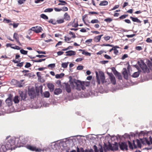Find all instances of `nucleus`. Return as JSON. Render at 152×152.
<instances>
[{
  "mask_svg": "<svg viewBox=\"0 0 152 152\" xmlns=\"http://www.w3.org/2000/svg\"><path fill=\"white\" fill-rule=\"evenodd\" d=\"M107 146L109 150H112V145L110 143H109Z\"/></svg>",
  "mask_w": 152,
  "mask_h": 152,
  "instance_id": "obj_48",
  "label": "nucleus"
},
{
  "mask_svg": "<svg viewBox=\"0 0 152 152\" xmlns=\"http://www.w3.org/2000/svg\"><path fill=\"white\" fill-rule=\"evenodd\" d=\"M147 64H148V66L150 68H151L152 66V63L151 61L149 60H148L147 62Z\"/></svg>",
  "mask_w": 152,
  "mask_h": 152,
  "instance_id": "obj_43",
  "label": "nucleus"
},
{
  "mask_svg": "<svg viewBox=\"0 0 152 152\" xmlns=\"http://www.w3.org/2000/svg\"><path fill=\"white\" fill-rule=\"evenodd\" d=\"M103 36L102 34L98 35L95 37L94 39V41L96 42H99L101 39V37Z\"/></svg>",
  "mask_w": 152,
  "mask_h": 152,
  "instance_id": "obj_16",
  "label": "nucleus"
},
{
  "mask_svg": "<svg viewBox=\"0 0 152 152\" xmlns=\"http://www.w3.org/2000/svg\"><path fill=\"white\" fill-rule=\"evenodd\" d=\"M6 103L8 105H10L12 104L11 99L10 98H7L5 101Z\"/></svg>",
  "mask_w": 152,
  "mask_h": 152,
  "instance_id": "obj_22",
  "label": "nucleus"
},
{
  "mask_svg": "<svg viewBox=\"0 0 152 152\" xmlns=\"http://www.w3.org/2000/svg\"><path fill=\"white\" fill-rule=\"evenodd\" d=\"M69 34L72 35V37L71 38H75V37H76V36L75 35V34L74 33H73L71 31H69Z\"/></svg>",
  "mask_w": 152,
  "mask_h": 152,
  "instance_id": "obj_42",
  "label": "nucleus"
},
{
  "mask_svg": "<svg viewBox=\"0 0 152 152\" xmlns=\"http://www.w3.org/2000/svg\"><path fill=\"white\" fill-rule=\"evenodd\" d=\"M71 38H69L68 37H64V40L65 41H69L71 39Z\"/></svg>",
  "mask_w": 152,
  "mask_h": 152,
  "instance_id": "obj_60",
  "label": "nucleus"
},
{
  "mask_svg": "<svg viewBox=\"0 0 152 152\" xmlns=\"http://www.w3.org/2000/svg\"><path fill=\"white\" fill-rule=\"evenodd\" d=\"M77 152H84V151L83 148H79L78 147L77 148Z\"/></svg>",
  "mask_w": 152,
  "mask_h": 152,
  "instance_id": "obj_36",
  "label": "nucleus"
},
{
  "mask_svg": "<svg viewBox=\"0 0 152 152\" xmlns=\"http://www.w3.org/2000/svg\"><path fill=\"white\" fill-rule=\"evenodd\" d=\"M69 62L63 63L61 64L62 67L66 68L67 67L69 64Z\"/></svg>",
  "mask_w": 152,
  "mask_h": 152,
  "instance_id": "obj_27",
  "label": "nucleus"
},
{
  "mask_svg": "<svg viewBox=\"0 0 152 152\" xmlns=\"http://www.w3.org/2000/svg\"><path fill=\"white\" fill-rule=\"evenodd\" d=\"M104 39L105 40L107 41L110 39V37L109 36H106L105 37H104Z\"/></svg>",
  "mask_w": 152,
  "mask_h": 152,
  "instance_id": "obj_64",
  "label": "nucleus"
},
{
  "mask_svg": "<svg viewBox=\"0 0 152 152\" xmlns=\"http://www.w3.org/2000/svg\"><path fill=\"white\" fill-rule=\"evenodd\" d=\"M48 22L50 23H51L53 25H55L56 23V22H53L52 19H51L48 21Z\"/></svg>",
  "mask_w": 152,
  "mask_h": 152,
  "instance_id": "obj_52",
  "label": "nucleus"
},
{
  "mask_svg": "<svg viewBox=\"0 0 152 152\" xmlns=\"http://www.w3.org/2000/svg\"><path fill=\"white\" fill-rule=\"evenodd\" d=\"M99 22V21L97 19L93 20L91 21V23H98Z\"/></svg>",
  "mask_w": 152,
  "mask_h": 152,
  "instance_id": "obj_41",
  "label": "nucleus"
},
{
  "mask_svg": "<svg viewBox=\"0 0 152 152\" xmlns=\"http://www.w3.org/2000/svg\"><path fill=\"white\" fill-rule=\"evenodd\" d=\"M66 56H74L76 54V52L75 51L73 50H69L66 51Z\"/></svg>",
  "mask_w": 152,
  "mask_h": 152,
  "instance_id": "obj_13",
  "label": "nucleus"
},
{
  "mask_svg": "<svg viewBox=\"0 0 152 152\" xmlns=\"http://www.w3.org/2000/svg\"><path fill=\"white\" fill-rule=\"evenodd\" d=\"M66 91L68 92L69 93L70 92L71 90L69 86H66Z\"/></svg>",
  "mask_w": 152,
  "mask_h": 152,
  "instance_id": "obj_37",
  "label": "nucleus"
},
{
  "mask_svg": "<svg viewBox=\"0 0 152 152\" xmlns=\"http://www.w3.org/2000/svg\"><path fill=\"white\" fill-rule=\"evenodd\" d=\"M13 38L16 40L17 42L18 43L19 45H20L21 44L20 42L19 41V38L17 33H15L14 34Z\"/></svg>",
  "mask_w": 152,
  "mask_h": 152,
  "instance_id": "obj_15",
  "label": "nucleus"
},
{
  "mask_svg": "<svg viewBox=\"0 0 152 152\" xmlns=\"http://www.w3.org/2000/svg\"><path fill=\"white\" fill-rule=\"evenodd\" d=\"M19 97L18 96H15L13 99V101L15 103H18L19 102Z\"/></svg>",
  "mask_w": 152,
  "mask_h": 152,
  "instance_id": "obj_20",
  "label": "nucleus"
},
{
  "mask_svg": "<svg viewBox=\"0 0 152 152\" xmlns=\"http://www.w3.org/2000/svg\"><path fill=\"white\" fill-rule=\"evenodd\" d=\"M31 66V64L29 63H26L25 67L26 68H28L30 67Z\"/></svg>",
  "mask_w": 152,
  "mask_h": 152,
  "instance_id": "obj_51",
  "label": "nucleus"
},
{
  "mask_svg": "<svg viewBox=\"0 0 152 152\" xmlns=\"http://www.w3.org/2000/svg\"><path fill=\"white\" fill-rule=\"evenodd\" d=\"M97 81L98 84L100 83V80L102 83L103 84L105 81V77L103 72L101 71H99V73L96 72Z\"/></svg>",
  "mask_w": 152,
  "mask_h": 152,
  "instance_id": "obj_3",
  "label": "nucleus"
},
{
  "mask_svg": "<svg viewBox=\"0 0 152 152\" xmlns=\"http://www.w3.org/2000/svg\"><path fill=\"white\" fill-rule=\"evenodd\" d=\"M149 138H150V141H148L146 138L144 139H141L140 140L142 144H147L149 145L151 144H152V139L151 136L149 137Z\"/></svg>",
  "mask_w": 152,
  "mask_h": 152,
  "instance_id": "obj_8",
  "label": "nucleus"
},
{
  "mask_svg": "<svg viewBox=\"0 0 152 152\" xmlns=\"http://www.w3.org/2000/svg\"><path fill=\"white\" fill-rule=\"evenodd\" d=\"M64 19L63 18H61L58 19L56 20L57 23L58 24H61L63 23L64 22Z\"/></svg>",
  "mask_w": 152,
  "mask_h": 152,
  "instance_id": "obj_25",
  "label": "nucleus"
},
{
  "mask_svg": "<svg viewBox=\"0 0 152 152\" xmlns=\"http://www.w3.org/2000/svg\"><path fill=\"white\" fill-rule=\"evenodd\" d=\"M15 142H17L18 144L22 143L25 144L27 142L26 140L23 137H20V138H10L4 145L0 144V152H6L7 150H11L15 149Z\"/></svg>",
  "mask_w": 152,
  "mask_h": 152,
  "instance_id": "obj_1",
  "label": "nucleus"
},
{
  "mask_svg": "<svg viewBox=\"0 0 152 152\" xmlns=\"http://www.w3.org/2000/svg\"><path fill=\"white\" fill-rule=\"evenodd\" d=\"M20 53L23 55H26L27 53V51L24 50L23 49H21L20 50Z\"/></svg>",
  "mask_w": 152,
  "mask_h": 152,
  "instance_id": "obj_34",
  "label": "nucleus"
},
{
  "mask_svg": "<svg viewBox=\"0 0 152 152\" xmlns=\"http://www.w3.org/2000/svg\"><path fill=\"white\" fill-rule=\"evenodd\" d=\"M130 18L134 22H136L137 23H140V21L137 18H133L132 16L130 17Z\"/></svg>",
  "mask_w": 152,
  "mask_h": 152,
  "instance_id": "obj_19",
  "label": "nucleus"
},
{
  "mask_svg": "<svg viewBox=\"0 0 152 152\" xmlns=\"http://www.w3.org/2000/svg\"><path fill=\"white\" fill-rule=\"evenodd\" d=\"M83 66H78L77 68V69L78 70H81L83 69Z\"/></svg>",
  "mask_w": 152,
  "mask_h": 152,
  "instance_id": "obj_49",
  "label": "nucleus"
},
{
  "mask_svg": "<svg viewBox=\"0 0 152 152\" xmlns=\"http://www.w3.org/2000/svg\"><path fill=\"white\" fill-rule=\"evenodd\" d=\"M53 11V9L52 8H49L46 9L44 10L45 12H50Z\"/></svg>",
  "mask_w": 152,
  "mask_h": 152,
  "instance_id": "obj_35",
  "label": "nucleus"
},
{
  "mask_svg": "<svg viewBox=\"0 0 152 152\" xmlns=\"http://www.w3.org/2000/svg\"><path fill=\"white\" fill-rule=\"evenodd\" d=\"M45 59H40L38 60H32V61L35 62H41L43 61H45Z\"/></svg>",
  "mask_w": 152,
  "mask_h": 152,
  "instance_id": "obj_40",
  "label": "nucleus"
},
{
  "mask_svg": "<svg viewBox=\"0 0 152 152\" xmlns=\"http://www.w3.org/2000/svg\"><path fill=\"white\" fill-rule=\"evenodd\" d=\"M48 67L51 68H52L54 67L55 66V64H49L48 66Z\"/></svg>",
  "mask_w": 152,
  "mask_h": 152,
  "instance_id": "obj_39",
  "label": "nucleus"
},
{
  "mask_svg": "<svg viewBox=\"0 0 152 152\" xmlns=\"http://www.w3.org/2000/svg\"><path fill=\"white\" fill-rule=\"evenodd\" d=\"M99 149L100 150V152H103V147L101 145H99Z\"/></svg>",
  "mask_w": 152,
  "mask_h": 152,
  "instance_id": "obj_53",
  "label": "nucleus"
},
{
  "mask_svg": "<svg viewBox=\"0 0 152 152\" xmlns=\"http://www.w3.org/2000/svg\"><path fill=\"white\" fill-rule=\"evenodd\" d=\"M104 57L107 59H110L111 58V57L110 56L107 54H105L104 55Z\"/></svg>",
  "mask_w": 152,
  "mask_h": 152,
  "instance_id": "obj_63",
  "label": "nucleus"
},
{
  "mask_svg": "<svg viewBox=\"0 0 152 152\" xmlns=\"http://www.w3.org/2000/svg\"><path fill=\"white\" fill-rule=\"evenodd\" d=\"M59 1L61 3L58 4L59 5H64L67 4V3L64 1L59 0Z\"/></svg>",
  "mask_w": 152,
  "mask_h": 152,
  "instance_id": "obj_30",
  "label": "nucleus"
},
{
  "mask_svg": "<svg viewBox=\"0 0 152 152\" xmlns=\"http://www.w3.org/2000/svg\"><path fill=\"white\" fill-rule=\"evenodd\" d=\"M112 20L110 18H108L104 20L105 21L109 23L111 22Z\"/></svg>",
  "mask_w": 152,
  "mask_h": 152,
  "instance_id": "obj_44",
  "label": "nucleus"
},
{
  "mask_svg": "<svg viewBox=\"0 0 152 152\" xmlns=\"http://www.w3.org/2000/svg\"><path fill=\"white\" fill-rule=\"evenodd\" d=\"M28 94L29 96H31V98H32L34 97V92L33 91H28Z\"/></svg>",
  "mask_w": 152,
  "mask_h": 152,
  "instance_id": "obj_24",
  "label": "nucleus"
},
{
  "mask_svg": "<svg viewBox=\"0 0 152 152\" xmlns=\"http://www.w3.org/2000/svg\"><path fill=\"white\" fill-rule=\"evenodd\" d=\"M107 74L109 76V78L111 82L112 83L115 85L116 83L115 78L113 75L112 73L109 72H107Z\"/></svg>",
  "mask_w": 152,
  "mask_h": 152,
  "instance_id": "obj_9",
  "label": "nucleus"
},
{
  "mask_svg": "<svg viewBox=\"0 0 152 152\" xmlns=\"http://www.w3.org/2000/svg\"><path fill=\"white\" fill-rule=\"evenodd\" d=\"M115 49L114 50V53L115 55H117L118 53V51L116 49L119 48L117 46H115Z\"/></svg>",
  "mask_w": 152,
  "mask_h": 152,
  "instance_id": "obj_29",
  "label": "nucleus"
},
{
  "mask_svg": "<svg viewBox=\"0 0 152 152\" xmlns=\"http://www.w3.org/2000/svg\"><path fill=\"white\" fill-rule=\"evenodd\" d=\"M20 96L21 97V101H25L27 98V94L26 92L20 91H19Z\"/></svg>",
  "mask_w": 152,
  "mask_h": 152,
  "instance_id": "obj_6",
  "label": "nucleus"
},
{
  "mask_svg": "<svg viewBox=\"0 0 152 152\" xmlns=\"http://www.w3.org/2000/svg\"><path fill=\"white\" fill-rule=\"evenodd\" d=\"M128 144L129 148L131 149H133V148L132 144L129 141H128Z\"/></svg>",
  "mask_w": 152,
  "mask_h": 152,
  "instance_id": "obj_47",
  "label": "nucleus"
},
{
  "mask_svg": "<svg viewBox=\"0 0 152 152\" xmlns=\"http://www.w3.org/2000/svg\"><path fill=\"white\" fill-rule=\"evenodd\" d=\"M64 75V73H61L60 74H56L55 75V77L57 79H59L63 77Z\"/></svg>",
  "mask_w": 152,
  "mask_h": 152,
  "instance_id": "obj_23",
  "label": "nucleus"
},
{
  "mask_svg": "<svg viewBox=\"0 0 152 152\" xmlns=\"http://www.w3.org/2000/svg\"><path fill=\"white\" fill-rule=\"evenodd\" d=\"M19 24L18 23H13V28H16L18 26Z\"/></svg>",
  "mask_w": 152,
  "mask_h": 152,
  "instance_id": "obj_59",
  "label": "nucleus"
},
{
  "mask_svg": "<svg viewBox=\"0 0 152 152\" xmlns=\"http://www.w3.org/2000/svg\"><path fill=\"white\" fill-rule=\"evenodd\" d=\"M138 62L140 67L144 72L148 73L150 72L149 69L147 68L143 61L141 60Z\"/></svg>",
  "mask_w": 152,
  "mask_h": 152,
  "instance_id": "obj_4",
  "label": "nucleus"
},
{
  "mask_svg": "<svg viewBox=\"0 0 152 152\" xmlns=\"http://www.w3.org/2000/svg\"><path fill=\"white\" fill-rule=\"evenodd\" d=\"M93 148L95 152H99V150L98 149L96 145H94V146Z\"/></svg>",
  "mask_w": 152,
  "mask_h": 152,
  "instance_id": "obj_45",
  "label": "nucleus"
},
{
  "mask_svg": "<svg viewBox=\"0 0 152 152\" xmlns=\"http://www.w3.org/2000/svg\"><path fill=\"white\" fill-rule=\"evenodd\" d=\"M16 85L19 87H23L24 85V83H23L24 81L23 80H21L20 81H16Z\"/></svg>",
  "mask_w": 152,
  "mask_h": 152,
  "instance_id": "obj_11",
  "label": "nucleus"
},
{
  "mask_svg": "<svg viewBox=\"0 0 152 152\" xmlns=\"http://www.w3.org/2000/svg\"><path fill=\"white\" fill-rule=\"evenodd\" d=\"M108 4V2L107 1H101L99 5L101 6H105L107 5Z\"/></svg>",
  "mask_w": 152,
  "mask_h": 152,
  "instance_id": "obj_21",
  "label": "nucleus"
},
{
  "mask_svg": "<svg viewBox=\"0 0 152 152\" xmlns=\"http://www.w3.org/2000/svg\"><path fill=\"white\" fill-rule=\"evenodd\" d=\"M82 53L83 54L85 55L86 56H90L91 55V53H90L86 52L85 50L83 51Z\"/></svg>",
  "mask_w": 152,
  "mask_h": 152,
  "instance_id": "obj_32",
  "label": "nucleus"
},
{
  "mask_svg": "<svg viewBox=\"0 0 152 152\" xmlns=\"http://www.w3.org/2000/svg\"><path fill=\"white\" fill-rule=\"evenodd\" d=\"M64 19L66 20L69 21L70 20V17L67 13H66L64 15Z\"/></svg>",
  "mask_w": 152,
  "mask_h": 152,
  "instance_id": "obj_18",
  "label": "nucleus"
},
{
  "mask_svg": "<svg viewBox=\"0 0 152 152\" xmlns=\"http://www.w3.org/2000/svg\"><path fill=\"white\" fill-rule=\"evenodd\" d=\"M83 58H77L76 60L75 61L76 62H79L82 61L83 59Z\"/></svg>",
  "mask_w": 152,
  "mask_h": 152,
  "instance_id": "obj_50",
  "label": "nucleus"
},
{
  "mask_svg": "<svg viewBox=\"0 0 152 152\" xmlns=\"http://www.w3.org/2000/svg\"><path fill=\"white\" fill-rule=\"evenodd\" d=\"M37 75L39 79L41 78V73L40 72H37Z\"/></svg>",
  "mask_w": 152,
  "mask_h": 152,
  "instance_id": "obj_58",
  "label": "nucleus"
},
{
  "mask_svg": "<svg viewBox=\"0 0 152 152\" xmlns=\"http://www.w3.org/2000/svg\"><path fill=\"white\" fill-rule=\"evenodd\" d=\"M26 147L28 149L31 151H35L37 152H40L42 151L40 148H37L35 146L31 145H27Z\"/></svg>",
  "mask_w": 152,
  "mask_h": 152,
  "instance_id": "obj_5",
  "label": "nucleus"
},
{
  "mask_svg": "<svg viewBox=\"0 0 152 152\" xmlns=\"http://www.w3.org/2000/svg\"><path fill=\"white\" fill-rule=\"evenodd\" d=\"M74 83L76 85L77 89L80 90L81 89L84 90L86 87L89 86L90 84L89 82H81L78 80H76Z\"/></svg>",
  "mask_w": 152,
  "mask_h": 152,
  "instance_id": "obj_2",
  "label": "nucleus"
},
{
  "mask_svg": "<svg viewBox=\"0 0 152 152\" xmlns=\"http://www.w3.org/2000/svg\"><path fill=\"white\" fill-rule=\"evenodd\" d=\"M114 71H113V69H112V71L113 72L114 74L116 76L117 75H118L119 73L115 69V68H114Z\"/></svg>",
  "mask_w": 152,
  "mask_h": 152,
  "instance_id": "obj_46",
  "label": "nucleus"
},
{
  "mask_svg": "<svg viewBox=\"0 0 152 152\" xmlns=\"http://www.w3.org/2000/svg\"><path fill=\"white\" fill-rule=\"evenodd\" d=\"M135 35V34H132L131 35H126V37H127L128 38H132Z\"/></svg>",
  "mask_w": 152,
  "mask_h": 152,
  "instance_id": "obj_55",
  "label": "nucleus"
},
{
  "mask_svg": "<svg viewBox=\"0 0 152 152\" xmlns=\"http://www.w3.org/2000/svg\"><path fill=\"white\" fill-rule=\"evenodd\" d=\"M44 96L45 97L48 98L49 97L50 94L48 91H45L43 94Z\"/></svg>",
  "mask_w": 152,
  "mask_h": 152,
  "instance_id": "obj_28",
  "label": "nucleus"
},
{
  "mask_svg": "<svg viewBox=\"0 0 152 152\" xmlns=\"http://www.w3.org/2000/svg\"><path fill=\"white\" fill-rule=\"evenodd\" d=\"M62 91V90L58 88H57L54 91V94L55 95H58L61 94Z\"/></svg>",
  "mask_w": 152,
  "mask_h": 152,
  "instance_id": "obj_17",
  "label": "nucleus"
},
{
  "mask_svg": "<svg viewBox=\"0 0 152 152\" xmlns=\"http://www.w3.org/2000/svg\"><path fill=\"white\" fill-rule=\"evenodd\" d=\"M103 148L104 151H107L109 150L107 145L105 143H104V145Z\"/></svg>",
  "mask_w": 152,
  "mask_h": 152,
  "instance_id": "obj_38",
  "label": "nucleus"
},
{
  "mask_svg": "<svg viewBox=\"0 0 152 152\" xmlns=\"http://www.w3.org/2000/svg\"><path fill=\"white\" fill-rule=\"evenodd\" d=\"M120 148L122 150H127L128 146L126 143L125 142H122L119 143Z\"/></svg>",
  "mask_w": 152,
  "mask_h": 152,
  "instance_id": "obj_10",
  "label": "nucleus"
},
{
  "mask_svg": "<svg viewBox=\"0 0 152 152\" xmlns=\"http://www.w3.org/2000/svg\"><path fill=\"white\" fill-rule=\"evenodd\" d=\"M136 142L137 145L138 147L140 148L141 147V145L140 141L138 140L137 139L136 141Z\"/></svg>",
  "mask_w": 152,
  "mask_h": 152,
  "instance_id": "obj_33",
  "label": "nucleus"
},
{
  "mask_svg": "<svg viewBox=\"0 0 152 152\" xmlns=\"http://www.w3.org/2000/svg\"><path fill=\"white\" fill-rule=\"evenodd\" d=\"M127 16L126 15H123L119 17V18L121 19L125 18Z\"/></svg>",
  "mask_w": 152,
  "mask_h": 152,
  "instance_id": "obj_61",
  "label": "nucleus"
},
{
  "mask_svg": "<svg viewBox=\"0 0 152 152\" xmlns=\"http://www.w3.org/2000/svg\"><path fill=\"white\" fill-rule=\"evenodd\" d=\"M68 9L67 7H62V9H61V11L62 10L63 11H66L68 10Z\"/></svg>",
  "mask_w": 152,
  "mask_h": 152,
  "instance_id": "obj_56",
  "label": "nucleus"
},
{
  "mask_svg": "<svg viewBox=\"0 0 152 152\" xmlns=\"http://www.w3.org/2000/svg\"><path fill=\"white\" fill-rule=\"evenodd\" d=\"M40 17L46 20H47L48 19V17L46 15L44 14H42L40 15Z\"/></svg>",
  "mask_w": 152,
  "mask_h": 152,
  "instance_id": "obj_31",
  "label": "nucleus"
},
{
  "mask_svg": "<svg viewBox=\"0 0 152 152\" xmlns=\"http://www.w3.org/2000/svg\"><path fill=\"white\" fill-rule=\"evenodd\" d=\"M47 86L51 92L53 91L54 88V86L52 83H48L47 85Z\"/></svg>",
  "mask_w": 152,
  "mask_h": 152,
  "instance_id": "obj_14",
  "label": "nucleus"
},
{
  "mask_svg": "<svg viewBox=\"0 0 152 152\" xmlns=\"http://www.w3.org/2000/svg\"><path fill=\"white\" fill-rule=\"evenodd\" d=\"M128 57V55L127 54H125L122 57L121 59L122 60H124L125 59V58Z\"/></svg>",
  "mask_w": 152,
  "mask_h": 152,
  "instance_id": "obj_54",
  "label": "nucleus"
},
{
  "mask_svg": "<svg viewBox=\"0 0 152 152\" xmlns=\"http://www.w3.org/2000/svg\"><path fill=\"white\" fill-rule=\"evenodd\" d=\"M123 74L124 78L126 79H127L128 78V73L127 72V70L126 68L123 69Z\"/></svg>",
  "mask_w": 152,
  "mask_h": 152,
  "instance_id": "obj_12",
  "label": "nucleus"
},
{
  "mask_svg": "<svg viewBox=\"0 0 152 152\" xmlns=\"http://www.w3.org/2000/svg\"><path fill=\"white\" fill-rule=\"evenodd\" d=\"M140 72L139 71L134 72L132 75L133 77H137L139 76Z\"/></svg>",
  "mask_w": 152,
  "mask_h": 152,
  "instance_id": "obj_26",
  "label": "nucleus"
},
{
  "mask_svg": "<svg viewBox=\"0 0 152 152\" xmlns=\"http://www.w3.org/2000/svg\"><path fill=\"white\" fill-rule=\"evenodd\" d=\"M84 152H94V151L93 149H90L88 150L87 149H86L85 150Z\"/></svg>",
  "mask_w": 152,
  "mask_h": 152,
  "instance_id": "obj_57",
  "label": "nucleus"
},
{
  "mask_svg": "<svg viewBox=\"0 0 152 152\" xmlns=\"http://www.w3.org/2000/svg\"><path fill=\"white\" fill-rule=\"evenodd\" d=\"M116 76H117L118 77V79L119 80H121L122 79V76L120 73H119L118 75H117Z\"/></svg>",
  "mask_w": 152,
  "mask_h": 152,
  "instance_id": "obj_62",
  "label": "nucleus"
},
{
  "mask_svg": "<svg viewBox=\"0 0 152 152\" xmlns=\"http://www.w3.org/2000/svg\"><path fill=\"white\" fill-rule=\"evenodd\" d=\"M29 30L33 31L36 33H39L41 32V31L42 30V29L40 26H36L32 27Z\"/></svg>",
  "mask_w": 152,
  "mask_h": 152,
  "instance_id": "obj_7",
  "label": "nucleus"
}]
</instances>
